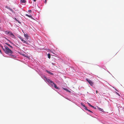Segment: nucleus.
Masks as SVG:
<instances>
[{"instance_id": "nucleus-1", "label": "nucleus", "mask_w": 124, "mask_h": 124, "mask_svg": "<svg viewBox=\"0 0 124 124\" xmlns=\"http://www.w3.org/2000/svg\"><path fill=\"white\" fill-rule=\"evenodd\" d=\"M4 47L5 48V50L4 52L6 54H13V52L7 46H5Z\"/></svg>"}, {"instance_id": "nucleus-2", "label": "nucleus", "mask_w": 124, "mask_h": 124, "mask_svg": "<svg viewBox=\"0 0 124 124\" xmlns=\"http://www.w3.org/2000/svg\"><path fill=\"white\" fill-rule=\"evenodd\" d=\"M46 80L47 82H48L52 86H53V85H54V87L56 89H58V87L56 84L53 83L52 81L49 79H46Z\"/></svg>"}, {"instance_id": "nucleus-3", "label": "nucleus", "mask_w": 124, "mask_h": 124, "mask_svg": "<svg viewBox=\"0 0 124 124\" xmlns=\"http://www.w3.org/2000/svg\"><path fill=\"white\" fill-rule=\"evenodd\" d=\"M86 80L88 82L89 84L93 86V82L90 80H89L87 78H86Z\"/></svg>"}, {"instance_id": "nucleus-4", "label": "nucleus", "mask_w": 124, "mask_h": 124, "mask_svg": "<svg viewBox=\"0 0 124 124\" xmlns=\"http://www.w3.org/2000/svg\"><path fill=\"white\" fill-rule=\"evenodd\" d=\"M19 38L22 41L23 43H24L26 44H27V42L25 40H24L23 39V38H22L21 37H19Z\"/></svg>"}, {"instance_id": "nucleus-5", "label": "nucleus", "mask_w": 124, "mask_h": 124, "mask_svg": "<svg viewBox=\"0 0 124 124\" xmlns=\"http://www.w3.org/2000/svg\"><path fill=\"white\" fill-rule=\"evenodd\" d=\"M9 34L10 36H11V37L13 38H14L15 37L14 35L11 32H10Z\"/></svg>"}, {"instance_id": "nucleus-6", "label": "nucleus", "mask_w": 124, "mask_h": 124, "mask_svg": "<svg viewBox=\"0 0 124 124\" xmlns=\"http://www.w3.org/2000/svg\"><path fill=\"white\" fill-rule=\"evenodd\" d=\"M5 8H7L10 11H11L12 12H13V10L12 9H11L10 8H9L7 6H6L5 7Z\"/></svg>"}, {"instance_id": "nucleus-7", "label": "nucleus", "mask_w": 124, "mask_h": 124, "mask_svg": "<svg viewBox=\"0 0 124 124\" xmlns=\"http://www.w3.org/2000/svg\"><path fill=\"white\" fill-rule=\"evenodd\" d=\"M26 16L28 17H29L31 18V19H33V17L31 16H30L27 14H26L25 15Z\"/></svg>"}, {"instance_id": "nucleus-8", "label": "nucleus", "mask_w": 124, "mask_h": 124, "mask_svg": "<svg viewBox=\"0 0 124 124\" xmlns=\"http://www.w3.org/2000/svg\"><path fill=\"white\" fill-rule=\"evenodd\" d=\"M63 89L64 90L66 91H67L68 92H70V91L69 90H68L66 88H63Z\"/></svg>"}, {"instance_id": "nucleus-9", "label": "nucleus", "mask_w": 124, "mask_h": 124, "mask_svg": "<svg viewBox=\"0 0 124 124\" xmlns=\"http://www.w3.org/2000/svg\"><path fill=\"white\" fill-rule=\"evenodd\" d=\"M26 2L25 0H21V2L22 3H24Z\"/></svg>"}, {"instance_id": "nucleus-10", "label": "nucleus", "mask_w": 124, "mask_h": 124, "mask_svg": "<svg viewBox=\"0 0 124 124\" xmlns=\"http://www.w3.org/2000/svg\"><path fill=\"white\" fill-rule=\"evenodd\" d=\"M81 104L85 108H84L85 109H86V107L85 106V105H84L83 104V103H81Z\"/></svg>"}, {"instance_id": "nucleus-11", "label": "nucleus", "mask_w": 124, "mask_h": 124, "mask_svg": "<svg viewBox=\"0 0 124 124\" xmlns=\"http://www.w3.org/2000/svg\"><path fill=\"white\" fill-rule=\"evenodd\" d=\"M5 44L8 45V46H9L11 48H13V47L10 45L9 44H8L7 43H5Z\"/></svg>"}, {"instance_id": "nucleus-12", "label": "nucleus", "mask_w": 124, "mask_h": 124, "mask_svg": "<svg viewBox=\"0 0 124 124\" xmlns=\"http://www.w3.org/2000/svg\"><path fill=\"white\" fill-rule=\"evenodd\" d=\"M98 108L100 111L102 112L103 111V110L101 108L99 107H98Z\"/></svg>"}, {"instance_id": "nucleus-13", "label": "nucleus", "mask_w": 124, "mask_h": 124, "mask_svg": "<svg viewBox=\"0 0 124 124\" xmlns=\"http://www.w3.org/2000/svg\"><path fill=\"white\" fill-rule=\"evenodd\" d=\"M46 71L48 73L50 74H51V75H52L53 74L52 72H51L47 70H46Z\"/></svg>"}, {"instance_id": "nucleus-14", "label": "nucleus", "mask_w": 124, "mask_h": 124, "mask_svg": "<svg viewBox=\"0 0 124 124\" xmlns=\"http://www.w3.org/2000/svg\"><path fill=\"white\" fill-rule=\"evenodd\" d=\"M14 19L18 23H21L19 21L17 20L16 18L15 17Z\"/></svg>"}, {"instance_id": "nucleus-15", "label": "nucleus", "mask_w": 124, "mask_h": 124, "mask_svg": "<svg viewBox=\"0 0 124 124\" xmlns=\"http://www.w3.org/2000/svg\"><path fill=\"white\" fill-rule=\"evenodd\" d=\"M10 56L12 58H15L16 57L15 56L13 55L12 54H10Z\"/></svg>"}, {"instance_id": "nucleus-16", "label": "nucleus", "mask_w": 124, "mask_h": 124, "mask_svg": "<svg viewBox=\"0 0 124 124\" xmlns=\"http://www.w3.org/2000/svg\"><path fill=\"white\" fill-rule=\"evenodd\" d=\"M47 55L48 58H50L51 57V55L50 54H48Z\"/></svg>"}, {"instance_id": "nucleus-17", "label": "nucleus", "mask_w": 124, "mask_h": 124, "mask_svg": "<svg viewBox=\"0 0 124 124\" xmlns=\"http://www.w3.org/2000/svg\"><path fill=\"white\" fill-rule=\"evenodd\" d=\"M87 103L88 104V105H89V106H90L92 107H94V106H92V105H91L90 104V103H88V102Z\"/></svg>"}, {"instance_id": "nucleus-18", "label": "nucleus", "mask_w": 124, "mask_h": 124, "mask_svg": "<svg viewBox=\"0 0 124 124\" xmlns=\"http://www.w3.org/2000/svg\"><path fill=\"white\" fill-rule=\"evenodd\" d=\"M10 32V31H5V33L7 34H9Z\"/></svg>"}, {"instance_id": "nucleus-19", "label": "nucleus", "mask_w": 124, "mask_h": 124, "mask_svg": "<svg viewBox=\"0 0 124 124\" xmlns=\"http://www.w3.org/2000/svg\"><path fill=\"white\" fill-rule=\"evenodd\" d=\"M86 109V110H87V111H89L90 112H91L92 113H93L92 112V111H90V110H89L88 109H87V107H86V109Z\"/></svg>"}, {"instance_id": "nucleus-20", "label": "nucleus", "mask_w": 124, "mask_h": 124, "mask_svg": "<svg viewBox=\"0 0 124 124\" xmlns=\"http://www.w3.org/2000/svg\"><path fill=\"white\" fill-rule=\"evenodd\" d=\"M24 37L26 38V39H28V36L27 35H26V34H24Z\"/></svg>"}, {"instance_id": "nucleus-21", "label": "nucleus", "mask_w": 124, "mask_h": 124, "mask_svg": "<svg viewBox=\"0 0 124 124\" xmlns=\"http://www.w3.org/2000/svg\"><path fill=\"white\" fill-rule=\"evenodd\" d=\"M23 55L24 56L26 57L27 58H28L29 57V56L28 55H26L25 54H23Z\"/></svg>"}, {"instance_id": "nucleus-22", "label": "nucleus", "mask_w": 124, "mask_h": 124, "mask_svg": "<svg viewBox=\"0 0 124 124\" xmlns=\"http://www.w3.org/2000/svg\"><path fill=\"white\" fill-rule=\"evenodd\" d=\"M1 46L2 47V49L3 51H4L5 49H4V48H3V46Z\"/></svg>"}, {"instance_id": "nucleus-23", "label": "nucleus", "mask_w": 124, "mask_h": 124, "mask_svg": "<svg viewBox=\"0 0 124 124\" xmlns=\"http://www.w3.org/2000/svg\"><path fill=\"white\" fill-rule=\"evenodd\" d=\"M28 11L29 13H30L31 12V10H28Z\"/></svg>"}, {"instance_id": "nucleus-24", "label": "nucleus", "mask_w": 124, "mask_h": 124, "mask_svg": "<svg viewBox=\"0 0 124 124\" xmlns=\"http://www.w3.org/2000/svg\"><path fill=\"white\" fill-rule=\"evenodd\" d=\"M116 93L117 94V95H119V96H120V95L118 93H117V92H116Z\"/></svg>"}, {"instance_id": "nucleus-25", "label": "nucleus", "mask_w": 124, "mask_h": 124, "mask_svg": "<svg viewBox=\"0 0 124 124\" xmlns=\"http://www.w3.org/2000/svg\"><path fill=\"white\" fill-rule=\"evenodd\" d=\"M98 92L97 91H96V93H98Z\"/></svg>"}, {"instance_id": "nucleus-26", "label": "nucleus", "mask_w": 124, "mask_h": 124, "mask_svg": "<svg viewBox=\"0 0 124 124\" xmlns=\"http://www.w3.org/2000/svg\"><path fill=\"white\" fill-rule=\"evenodd\" d=\"M45 3H46V0H45Z\"/></svg>"}, {"instance_id": "nucleus-27", "label": "nucleus", "mask_w": 124, "mask_h": 124, "mask_svg": "<svg viewBox=\"0 0 124 124\" xmlns=\"http://www.w3.org/2000/svg\"><path fill=\"white\" fill-rule=\"evenodd\" d=\"M93 108H94V109H96V108H95L94 106V107H93Z\"/></svg>"}, {"instance_id": "nucleus-28", "label": "nucleus", "mask_w": 124, "mask_h": 124, "mask_svg": "<svg viewBox=\"0 0 124 124\" xmlns=\"http://www.w3.org/2000/svg\"><path fill=\"white\" fill-rule=\"evenodd\" d=\"M34 1V2H35V1H36V0H33Z\"/></svg>"}, {"instance_id": "nucleus-29", "label": "nucleus", "mask_w": 124, "mask_h": 124, "mask_svg": "<svg viewBox=\"0 0 124 124\" xmlns=\"http://www.w3.org/2000/svg\"><path fill=\"white\" fill-rule=\"evenodd\" d=\"M10 43H11L12 44H13V43L11 42L10 41Z\"/></svg>"}]
</instances>
